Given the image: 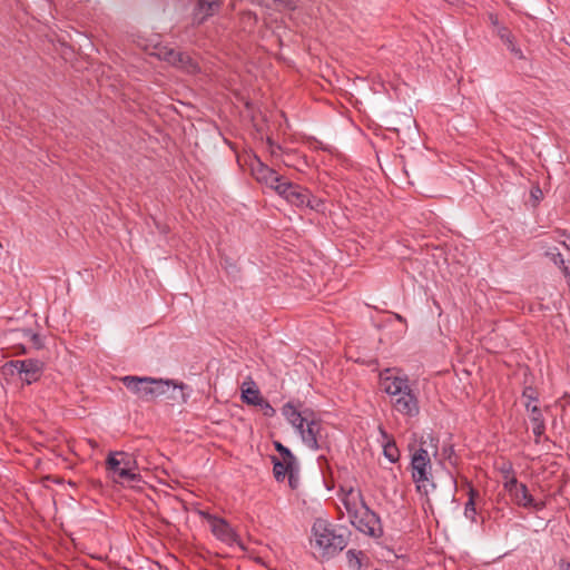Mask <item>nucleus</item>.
I'll return each mask as SVG.
<instances>
[{"label": "nucleus", "mask_w": 570, "mask_h": 570, "mask_svg": "<svg viewBox=\"0 0 570 570\" xmlns=\"http://www.w3.org/2000/svg\"><path fill=\"white\" fill-rule=\"evenodd\" d=\"M305 206L314 209V210H322L324 207V202L321 198H317L315 196H312L311 193H307V203H305Z\"/></svg>", "instance_id": "cd10ccee"}, {"label": "nucleus", "mask_w": 570, "mask_h": 570, "mask_svg": "<svg viewBox=\"0 0 570 570\" xmlns=\"http://www.w3.org/2000/svg\"><path fill=\"white\" fill-rule=\"evenodd\" d=\"M298 465L294 469V471H291L286 476L288 478V485L291 489L295 490L298 487Z\"/></svg>", "instance_id": "c756f323"}, {"label": "nucleus", "mask_w": 570, "mask_h": 570, "mask_svg": "<svg viewBox=\"0 0 570 570\" xmlns=\"http://www.w3.org/2000/svg\"><path fill=\"white\" fill-rule=\"evenodd\" d=\"M556 233L562 237H566L568 239V235L570 234V232H568L567 229H556Z\"/></svg>", "instance_id": "58836bf2"}, {"label": "nucleus", "mask_w": 570, "mask_h": 570, "mask_svg": "<svg viewBox=\"0 0 570 570\" xmlns=\"http://www.w3.org/2000/svg\"><path fill=\"white\" fill-rule=\"evenodd\" d=\"M396 320L402 322V323H406L405 318L399 314L395 315Z\"/></svg>", "instance_id": "79ce46f5"}, {"label": "nucleus", "mask_w": 570, "mask_h": 570, "mask_svg": "<svg viewBox=\"0 0 570 570\" xmlns=\"http://www.w3.org/2000/svg\"><path fill=\"white\" fill-rule=\"evenodd\" d=\"M559 269L561 271L567 285H570V265L566 263L563 266L559 267Z\"/></svg>", "instance_id": "473e14b6"}, {"label": "nucleus", "mask_w": 570, "mask_h": 570, "mask_svg": "<svg viewBox=\"0 0 570 570\" xmlns=\"http://www.w3.org/2000/svg\"><path fill=\"white\" fill-rule=\"evenodd\" d=\"M502 43L507 47V49L511 52V55L517 59H524V55L520 47L517 46L515 37L513 33H509L504 38H502Z\"/></svg>", "instance_id": "412c9836"}, {"label": "nucleus", "mask_w": 570, "mask_h": 570, "mask_svg": "<svg viewBox=\"0 0 570 570\" xmlns=\"http://www.w3.org/2000/svg\"><path fill=\"white\" fill-rule=\"evenodd\" d=\"M559 243L570 250V234L568 235V243L567 240H559Z\"/></svg>", "instance_id": "a19ab883"}, {"label": "nucleus", "mask_w": 570, "mask_h": 570, "mask_svg": "<svg viewBox=\"0 0 570 570\" xmlns=\"http://www.w3.org/2000/svg\"><path fill=\"white\" fill-rule=\"evenodd\" d=\"M121 382L131 393L145 402H151L158 396L166 394L170 387L173 393L168 397L171 400L185 403L189 396L185 393V390L188 387L186 384H177L171 380L127 375L121 377Z\"/></svg>", "instance_id": "f03ea898"}, {"label": "nucleus", "mask_w": 570, "mask_h": 570, "mask_svg": "<svg viewBox=\"0 0 570 570\" xmlns=\"http://www.w3.org/2000/svg\"><path fill=\"white\" fill-rule=\"evenodd\" d=\"M308 415V420L305 421L306 429L302 425V430H298L303 442L313 450H322L325 443L321 441L322 438V424L321 421L315 420Z\"/></svg>", "instance_id": "ddd939ff"}, {"label": "nucleus", "mask_w": 570, "mask_h": 570, "mask_svg": "<svg viewBox=\"0 0 570 570\" xmlns=\"http://www.w3.org/2000/svg\"><path fill=\"white\" fill-rule=\"evenodd\" d=\"M492 32L495 33L500 40H502V38L511 33V30L508 27L501 24L500 27L493 29Z\"/></svg>", "instance_id": "2f4dec72"}, {"label": "nucleus", "mask_w": 570, "mask_h": 570, "mask_svg": "<svg viewBox=\"0 0 570 570\" xmlns=\"http://www.w3.org/2000/svg\"><path fill=\"white\" fill-rule=\"evenodd\" d=\"M307 188H304L286 179L283 185H277V194L288 204L296 207L305 206V203H307Z\"/></svg>", "instance_id": "f8f14e48"}, {"label": "nucleus", "mask_w": 570, "mask_h": 570, "mask_svg": "<svg viewBox=\"0 0 570 570\" xmlns=\"http://www.w3.org/2000/svg\"><path fill=\"white\" fill-rule=\"evenodd\" d=\"M527 411L530 413V421L532 424V432L535 435V442H539L546 431L544 419L538 405H530V402L524 403Z\"/></svg>", "instance_id": "dca6fc26"}, {"label": "nucleus", "mask_w": 570, "mask_h": 570, "mask_svg": "<svg viewBox=\"0 0 570 570\" xmlns=\"http://www.w3.org/2000/svg\"><path fill=\"white\" fill-rule=\"evenodd\" d=\"M263 396L261 395V392L255 386H248L246 389L242 390V400L244 403L249 405H257L261 404Z\"/></svg>", "instance_id": "aec40b11"}, {"label": "nucleus", "mask_w": 570, "mask_h": 570, "mask_svg": "<svg viewBox=\"0 0 570 570\" xmlns=\"http://www.w3.org/2000/svg\"><path fill=\"white\" fill-rule=\"evenodd\" d=\"M257 406L262 409L264 415L266 416H273L275 414L274 407L264 397L262 399L261 404H257Z\"/></svg>", "instance_id": "7c9ffc66"}, {"label": "nucleus", "mask_w": 570, "mask_h": 570, "mask_svg": "<svg viewBox=\"0 0 570 570\" xmlns=\"http://www.w3.org/2000/svg\"><path fill=\"white\" fill-rule=\"evenodd\" d=\"M488 18L492 26V30L501 26L498 14L490 12L488 13Z\"/></svg>", "instance_id": "72a5a7b5"}, {"label": "nucleus", "mask_w": 570, "mask_h": 570, "mask_svg": "<svg viewBox=\"0 0 570 570\" xmlns=\"http://www.w3.org/2000/svg\"><path fill=\"white\" fill-rule=\"evenodd\" d=\"M106 469L112 473L115 482L131 483L141 479L136 456L125 451L109 452L106 459Z\"/></svg>", "instance_id": "20e7f679"}, {"label": "nucleus", "mask_w": 570, "mask_h": 570, "mask_svg": "<svg viewBox=\"0 0 570 570\" xmlns=\"http://www.w3.org/2000/svg\"><path fill=\"white\" fill-rule=\"evenodd\" d=\"M220 2H197L193 13V22L195 24L203 23L208 17L219 8Z\"/></svg>", "instance_id": "a211bd4d"}, {"label": "nucleus", "mask_w": 570, "mask_h": 570, "mask_svg": "<svg viewBox=\"0 0 570 570\" xmlns=\"http://www.w3.org/2000/svg\"><path fill=\"white\" fill-rule=\"evenodd\" d=\"M442 454H443L444 459L448 460L451 465L458 464L459 458L455 453L454 445L452 443L443 445Z\"/></svg>", "instance_id": "393cba45"}, {"label": "nucleus", "mask_w": 570, "mask_h": 570, "mask_svg": "<svg viewBox=\"0 0 570 570\" xmlns=\"http://www.w3.org/2000/svg\"><path fill=\"white\" fill-rule=\"evenodd\" d=\"M31 341H32V343H33L38 348L42 347V343H41V338H40L39 334H32V335H31Z\"/></svg>", "instance_id": "4c0bfd02"}, {"label": "nucleus", "mask_w": 570, "mask_h": 570, "mask_svg": "<svg viewBox=\"0 0 570 570\" xmlns=\"http://www.w3.org/2000/svg\"><path fill=\"white\" fill-rule=\"evenodd\" d=\"M543 194H542V190L540 189L539 186H535L531 189V197L535 200V202H539L541 198H542Z\"/></svg>", "instance_id": "c9c22d12"}, {"label": "nucleus", "mask_w": 570, "mask_h": 570, "mask_svg": "<svg viewBox=\"0 0 570 570\" xmlns=\"http://www.w3.org/2000/svg\"><path fill=\"white\" fill-rule=\"evenodd\" d=\"M154 55L171 66L188 73H196L199 70L198 63L184 51L176 50L167 45H156Z\"/></svg>", "instance_id": "6e6552de"}, {"label": "nucleus", "mask_w": 570, "mask_h": 570, "mask_svg": "<svg viewBox=\"0 0 570 570\" xmlns=\"http://www.w3.org/2000/svg\"><path fill=\"white\" fill-rule=\"evenodd\" d=\"M522 397L525 399L527 402H530V405H533L532 402L538 401V394L531 386L524 387Z\"/></svg>", "instance_id": "c85d7f7f"}, {"label": "nucleus", "mask_w": 570, "mask_h": 570, "mask_svg": "<svg viewBox=\"0 0 570 570\" xmlns=\"http://www.w3.org/2000/svg\"><path fill=\"white\" fill-rule=\"evenodd\" d=\"M395 368L380 372V386L391 400V405L402 416L416 417L420 414V402L406 375L395 374Z\"/></svg>", "instance_id": "f257e3e1"}, {"label": "nucleus", "mask_w": 570, "mask_h": 570, "mask_svg": "<svg viewBox=\"0 0 570 570\" xmlns=\"http://www.w3.org/2000/svg\"><path fill=\"white\" fill-rule=\"evenodd\" d=\"M352 525L360 532L373 538H381L383 535V527L379 514L372 511L366 503L353 510L350 515Z\"/></svg>", "instance_id": "423d86ee"}, {"label": "nucleus", "mask_w": 570, "mask_h": 570, "mask_svg": "<svg viewBox=\"0 0 570 570\" xmlns=\"http://www.w3.org/2000/svg\"><path fill=\"white\" fill-rule=\"evenodd\" d=\"M283 414L286 420L298 431L302 430V425H304L305 421L308 420V415H313L312 411H303L301 412L293 403H286L283 409Z\"/></svg>", "instance_id": "4468645a"}, {"label": "nucleus", "mask_w": 570, "mask_h": 570, "mask_svg": "<svg viewBox=\"0 0 570 570\" xmlns=\"http://www.w3.org/2000/svg\"><path fill=\"white\" fill-rule=\"evenodd\" d=\"M558 564L559 570H570V561L564 558L560 559Z\"/></svg>", "instance_id": "e433bc0d"}, {"label": "nucleus", "mask_w": 570, "mask_h": 570, "mask_svg": "<svg viewBox=\"0 0 570 570\" xmlns=\"http://www.w3.org/2000/svg\"><path fill=\"white\" fill-rule=\"evenodd\" d=\"M505 491L512 498L513 502L525 509H534L540 511L543 509V502H537L532 494L529 492L528 487L524 483H520L518 479L508 480L503 483Z\"/></svg>", "instance_id": "1a4fd4ad"}, {"label": "nucleus", "mask_w": 570, "mask_h": 570, "mask_svg": "<svg viewBox=\"0 0 570 570\" xmlns=\"http://www.w3.org/2000/svg\"><path fill=\"white\" fill-rule=\"evenodd\" d=\"M203 517L208 521L213 534L220 541L233 544L238 542V535L232 525L223 518L213 515L210 513H203Z\"/></svg>", "instance_id": "9d476101"}, {"label": "nucleus", "mask_w": 570, "mask_h": 570, "mask_svg": "<svg viewBox=\"0 0 570 570\" xmlns=\"http://www.w3.org/2000/svg\"><path fill=\"white\" fill-rule=\"evenodd\" d=\"M544 256L549 258L558 267H561L566 264L563 255L559 252L557 247H549L544 252Z\"/></svg>", "instance_id": "b1692460"}, {"label": "nucleus", "mask_w": 570, "mask_h": 570, "mask_svg": "<svg viewBox=\"0 0 570 570\" xmlns=\"http://www.w3.org/2000/svg\"><path fill=\"white\" fill-rule=\"evenodd\" d=\"M4 374L18 373L22 382L31 384L37 382L43 372V363L36 358L9 361L2 366Z\"/></svg>", "instance_id": "0eeeda50"}, {"label": "nucleus", "mask_w": 570, "mask_h": 570, "mask_svg": "<svg viewBox=\"0 0 570 570\" xmlns=\"http://www.w3.org/2000/svg\"><path fill=\"white\" fill-rule=\"evenodd\" d=\"M466 484L469 485V499L464 505V515L471 522H475L476 519V509H475V499L479 497V491L474 489L471 483L466 480Z\"/></svg>", "instance_id": "6ab92c4d"}, {"label": "nucleus", "mask_w": 570, "mask_h": 570, "mask_svg": "<svg viewBox=\"0 0 570 570\" xmlns=\"http://www.w3.org/2000/svg\"><path fill=\"white\" fill-rule=\"evenodd\" d=\"M273 474L277 482H283L286 475L298 465L297 460H284L275 455L271 456Z\"/></svg>", "instance_id": "2eb2a0df"}, {"label": "nucleus", "mask_w": 570, "mask_h": 570, "mask_svg": "<svg viewBox=\"0 0 570 570\" xmlns=\"http://www.w3.org/2000/svg\"><path fill=\"white\" fill-rule=\"evenodd\" d=\"M499 472L501 473L504 482H507L508 480L517 479L514 470H513V465L511 462H504L499 468Z\"/></svg>", "instance_id": "bb28decb"}, {"label": "nucleus", "mask_w": 570, "mask_h": 570, "mask_svg": "<svg viewBox=\"0 0 570 570\" xmlns=\"http://www.w3.org/2000/svg\"><path fill=\"white\" fill-rule=\"evenodd\" d=\"M312 543L318 549L321 556L331 559L343 551L348 543L351 532L344 527L317 519L312 527Z\"/></svg>", "instance_id": "7ed1b4c3"}, {"label": "nucleus", "mask_w": 570, "mask_h": 570, "mask_svg": "<svg viewBox=\"0 0 570 570\" xmlns=\"http://www.w3.org/2000/svg\"><path fill=\"white\" fill-rule=\"evenodd\" d=\"M384 456L391 462L395 463L400 459V450L394 441L387 442L383 448Z\"/></svg>", "instance_id": "5701e85b"}, {"label": "nucleus", "mask_w": 570, "mask_h": 570, "mask_svg": "<svg viewBox=\"0 0 570 570\" xmlns=\"http://www.w3.org/2000/svg\"><path fill=\"white\" fill-rule=\"evenodd\" d=\"M364 553L362 551H356L351 549L346 552L347 564L353 570H360L362 568V560Z\"/></svg>", "instance_id": "4be33fe9"}, {"label": "nucleus", "mask_w": 570, "mask_h": 570, "mask_svg": "<svg viewBox=\"0 0 570 570\" xmlns=\"http://www.w3.org/2000/svg\"><path fill=\"white\" fill-rule=\"evenodd\" d=\"M273 444L281 456L279 459L296 460V456L292 453V451L287 446L283 445L279 441H274Z\"/></svg>", "instance_id": "a878e982"}, {"label": "nucleus", "mask_w": 570, "mask_h": 570, "mask_svg": "<svg viewBox=\"0 0 570 570\" xmlns=\"http://www.w3.org/2000/svg\"><path fill=\"white\" fill-rule=\"evenodd\" d=\"M252 174L258 183H263L277 193V185H283L285 178L276 170L262 163L257 157L250 165Z\"/></svg>", "instance_id": "9b49d317"}, {"label": "nucleus", "mask_w": 570, "mask_h": 570, "mask_svg": "<svg viewBox=\"0 0 570 570\" xmlns=\"http://www.w3.org/2000/svg\"><path fill=\"white\" fill-rule=\"evenodd\" d=\"M341 491L343 492L342 503L345 507L348 517L352 515L353 510H356L361 503H365L361 491H355L352 487L348 489L341 487Z\"/></svg>", "instance_id": "f3484780"}, {"label": "nucleus", "mask_w": 570, "mask_h": 570, "mask_svg": "<svg viewBox=\"0 0 570 570\" xmlns=\"http://www.w3.org/2000/svg\"><path fill=\"white\" fill-rule=\"evenodd\" d=\"M429 439H430L431 445H433L436 449L439 440L431 434L429 435Z\"/></svg>", "instance_id": "ea45409f"}, {"label": "nucleus", "mask_w": 570, "mask_h": 570, "mask_svg": "<svg viewBox=\"0 0 570 570\" xmlns=\"http://www.w3.org/2000/svg\"><path fill=\"white\" fill-rule=\"evenodd\" d=\"M267 145L269 147L272 155H276V151L281 150V146L278 144L274 142V140L269 137L267 138Z\"/></svg>", "instance_id": "f704fd0d"}, {"label": "nucleus", "mask_w": 570, "mask_h": 570, "mask_svg": "<svg viewBox=\"0 0 570 570\" xmlns=\"http://www.w3.org/2000/svg\"><path fill=\"white\" fill-rule=\"evenodd\" d=\"M410 469L416 491L421 495L428 497L431 491L435 490L436 484L433 481L432 464L428 450L421 446L412 454Z\"/></svg>", "instance_id": "39448f33"}]
</instances>
